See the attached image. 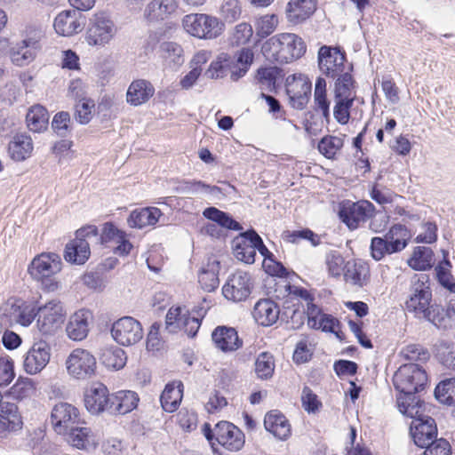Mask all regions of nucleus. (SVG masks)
I'll list each match as a JSON object with an SVG mask.
<instances>
[{
	"label": "nucleus",
	"mask_w": 455,
	"mask_h": 455,
	"mask_svg": "<svg viewBox=\"0 0 455 455\" xmlns=\"http://www.w3.org/2000/svg\"><path fill=\"white\" fill-rule=\"evenodd\" d=\"M97 236L98 228L95 226L78 229L76 232V238L66 244L64 259L72 264H84L91 254L88 239Z\"/></svg>",
	"instance_id": "obj_9"
},
{
	"label": "nucleus",
	"mask_w": 455,
	"mask_h": 455,
	"mask_svg": "<svg viewBox=\"0 0 455 455\" xmlns=\"http://www.w3.org/2000/svg\"><path fill=\"white\" fill-rule=\"evenodd\" d=\"M435 396L442 403L455 405V378L442 380L435 389Z\"/></svg>",
	"instance_id": "obj_44"
},
{
	"label": "nucleus",
	"mask_w": 455,
	"mask_h": 455,
	"mask_svg": "<svg viewBox=\"0 0 455 455\" xmlns=\"http://www.w3.org/2000/svg\"><path fill=\"white\" fill-rule=\"evenodd\" d=\"M185 30L200 39H215L224 31V23L217 17L205 13H191L183 18Z\"/></svg>",
	"instance_id": "obj_7"
},
{
	"label": "nucleus",
	"mask_w": 455,
	"mask_h": 455,
	"mask_svg": "<svg viewBox=\"0 0 455 455\" xmlns=\"http://www.w3.org/2000/svg\"><path fill=\"white\" fill-rule=\"evenodd\" d=\"M91 311L80 309L70 315L66 326L68 337L75 341L84 339L89 332V322L92 320Z\"/></svg>",
	"instance_id": "obj_25"
},
{
	"label": "nucleus",
	"mask_w": 455,
	"mask_h": 455,
	"mask_svg": "<svg viewBox=\"0 0 455 455\" xmlns=\"http://www.w3.org/2000/svg\"><path fill=\"white\" fill-rule=\"evenodd\" d=\"M423 455H451V447L443 438L436 439L426 445Z\"/></svg>",
	"instance_id": "obj_62"
},
{
	"label": "nucleus",
	"mask_w": 455,
	"mask_h": 455,
	"mask_svg": "<svg viewBox=\"0 0 455 455\" xmlns=\"http://www.w3.org/2000/svg\"><path fill=\"white\" fill-rule=\"evenodd\" d=\"M212 339L215 346L223 352H233L243 345L235 328L218 326L212 333Z\"/></svg>",
	"instance_id": "obj_26"
},
{
	"label": "nucleus",
	"mask_w": 455,
	"mask_h": 455,
	"mask_svg": "<svg viewBox=\"0 0 455 455\" xmlns=\"http://www.w3.org/2000/svg\"><path fill=\"white\" fill-rule=\"evenodd\" d=\"M111 414L124 415L133 411L140 401L134 391L120 390L111 395Z\"/></svg>",
	"instance_id": "obj_32"
},
{
	"label": "nucleus",
	"mask_w": 455,
	"mask_h": 455,
	"mask_svg": "<svg viewBox=\"0 0 455 455\" xmlns=\"http://www.w3.org/2000/svg\"><path fill=\"white\" fill-rule=\"evenodd\" d=\"M189 311L185 307H172L165 317L166 328L170 332H175L178 329H180V325L183 323V318L185 314Z\"/></svg>",
	"instance_id": "obj_52"
},
{
	"label": "nucleus",
	"mask_w": 455,
	"mask_h": 455,
	"mask_svg": "<svg viewBox=\"0 0 455 455\" xmlns=\"http://www.w3.org/2000/svg\"><path fill=\"white\" fill-rule=\"evenodd\" d=\"M102 363L109 369L119 370L126 363V354L120 347L106 349L101 355Z\"/></svg>",
	"instance_id": "obj_45"
},
{
	"label": "nucleus",
	"mask_w": 455,
	"mask_h": 455,
	"mask_svg": "<svg viewBox=\"0 0 455 455\" xmlns=\"http://www.w3.org/2000/svg\"><path fill=\"white\" fill-rule=\"evenodd\" d=\"M405 307L416 318L426 320L436 327H440L446 318L444 308L432 303L429 276L426 274H416L411 277Z\"/></svg>",
	"instance_id": "obj_2"
},
{
	"label": "nucleus",
	"mask_w": 455,
	"mask_h": 455,
	"mask_svg": "<svg viewBox=\"0 0 455 455\" xmlns=\"http://www.w3.org/2000/svg\"><path fill=\"white\" fill-rule=\"evenodd\" d=\"M301 400L303 408L308 413H315L322 405L317 395L307 387L303 388Z\"/></svg>",
	"instance_id": "obj_64"
},
{
	"label": "nucleus",
	"mask_w": 455,
	"mask_h": 455,
	"mask_svg": "<svg viewBox=\"0 0 455 455\" xmlns=\"http://www.w3.org/2000/svg\"><path fill=\"white\" fill-rule=\"evenodd\" d=\"M51 357V347L44 340L35 342L27 352L23 368L30 375L40 372L49 363Z\"/></svg>",
	"instance_id": "obj_18"
},
{
	"label": "nucleus",
	"mask_w": 455,
	"mask_h": 455,
	"mask_svg": "<svg viewBox=\"0 0 455 455\" xmlns=\"http://www.w3.org/2000/svg\"><path fill=\"white\" fill-rule=\"evenodd\" d=\"M111 334L118 344L131 346L142 339L143 330L139 321L131 316H124L113 323Z\"/></svg>",
	"instance_id": "obj_16"
},
{
	"label": "nucleus",
	"mask_w": 455,
	"mask_h": 455,
	"mask_svg": "<svg viewBox=\"0 0 455 455\" xmlns=\"http://www.w3.org/2000/svg\"><path fill=\"white\" fill-rule=\"evenodd\" d=\"M402 355L410 361H427L429 358V353L419 344H411L402 350Z\"/></svg>",
	"instance_id": "obj_61"
},
{
	"label": "nucleus",
	"mask_w": 455,
	"mask_h": 455,
	"mask_svg": "<svg viewBox=\"0 0 455 455\" xmlns=\"http://www.w3.org/2000/svg\"><path fill=\"white\" fill-rule=\"evenodd\" d=\"M66 312L59 299L37 307L36 326L43 335H53L64 323Z\"/></svg>",
	"instance_id": "obj_10"
},
{
	"label": "nucleus",
	"mask_w": 455,
	"mask_h": 455,
	"mask_svg": "<svg viewBox=\"0 0 455 455\" xmlns=\"http://www.w3.org/2000/svg\"><path fill=\"white\" fill-rule=\"evenodd\" d=\"M161 216L162 212L156 207L136 209L130 213L127 224L132 228L141 229L156 224Z\"/></svg>",
	"instance_id": "obj_31"
},
{
	"label": "nucleus",
	"mask_w": 455,
	"mask_h": 455,
	"mask_svg": "<svg viewBox=\"0 0 455 455\" xmlns=\"http://www.w3.org/2000/svg\"><path fill=\"white\" fill-rule=\"evenodd\" d=\"M452 267L437 265L435 274L438 283L451 292H455V281L451 273Z\"/></svg>",
	"instance_id": "obj_58"
},
{
	"label": "nucleus",
	"mask_w": 455,
	"mask_h": 455,
	"mask_svg": "<svg viewBox=\"0 0 455 455\" xmlns=\"http://www.w3.org/2000/svg\"><path fill=\"white\" fill-rule=\"evenodd\" d=\"M21 36L22 39L10 49L11 61L17 67H25L34 61L41 50L44 32L38 26L28 25Z\"/></svg>",
	"instance_id": "obj_5"
},
{
	"label": "nucleus",
	"mask_w": 455,
	"mask_h": 455,
	"mask_svg": "<svg viewBox=\"0 0 455 455\" xmlns=\"http://www.w3.org/2000/svg\"><path fill=\"white\" fill-rule=\"evenodd\" d=\"M427 382L426 371L416 363L402 365L393 377V383L399 392L396 398L399 411L403 415H415L425 403L416 395Z\"/></svg>",
	"instance_id": "obj_1"
},
{
	"label": "nucleus",
	"mask_w": 455,
	"mask_h": 455,
	"mask_svg": "<svg viewBox=\"0 0 455 455\" xmlns=\"http://www.w3.org/2000/svg\"><path fill=\"white\" fill-rule=\"evenodd\" d=\"M26 121L30 131L40 132L47 128L49 122L48 111L41 105H35L27 113Z\"/></svg>",
	"instance_id": "obj_39"
},
{
	"label": "nucleus",
	"mask_w": 455,
	"mask_h": 455,
	"mask_svg": "<svg viewBox=\"0 0 455 455\" xmlns=\"http://www.w3.org/2000/svg\"><path fill=\"white\" fill-rule=\"evenodd\" d=\"M285 237L291 243H298L299 240L303 239L309 241L313 246H316L320 243V236L309 228L287 231Z\"/></svg>",
	"instance_id": "obj_56"
},
{
	"label": "nucleus",
	"mask_w": 455,
	"mask_h": 455,
	"mask_svg": "<svg viewBox=\"0 0 455 455\" xmlns=\"http://www.w3.org/2000/svg\"><path fill=\"white\" fill-rule=\"evenodd\" d=\"M316 10V0H290L286 6L287 20L300 24L307 20Z\"/></svg>",
	"instance_id": "obj_28"
},
{
	"label": "nucleus",
	"mask_w": 455,
	"mask_h": 455,
	"mask_svg": "<svg viewBox=\"0 0 455 455\" xmlns=\"http://www.w3.org/2000/svg\"><path fill=\"white\" fill-rule=\"evenodd\" d=\"M177 8V0H152L145 9V17L148 20H164Z\"/></svg>",
	"instance_id": "obj_38"
},
{
	"label": "nucleus",
	"mask_w": 455,
	"mask_h": 455,
	"mask_svg": "<svg viewBox=\"0 0 455 455\" xmlns=\"http://www.w3.org/2000/svg\"><path fill=\"white\" fill-rule=\"evenodd\" d=\"M35 392V387L30 379H19L11 388V395L19 400L30 396Z\"/></svg>",
	"instance_id": "obj_54"
},
{
	"label": "nucleus",
	"mask_w": 455,
	"mask_h": 455,
	"mask_svg": "<svg viewBox=\"0 0 455 455\" xmlns=\"http://www.w3.org/2000/svg\"><path fill=\"white\" fill-rule=\"evenodd\" d=\"M33 151L32 139L26 134H16L8 145L10 157L17 162L28 158Z\"/></svg>",
	"instance_id": "obj_35"
},
{
	"label": "nucleus",
	"mask_w": 455,
	"mask_h": 455,
	"mask_svg": "<svg viewBox=\"0 0 455 455\" xmlns=\"http://www.w3.org/2000/svg\"><path fill=\"white\" fill-rule=\"evenodd\" d=\"M256 232L253 228L240 233L232 241L233 254L240 261L252 264L255 261L256 252L254 238L251 233Z\"/></svg>",
	"instance_id": "obj_23"
},
{
	"label": "nucleus",
	"mask_w": 455,
	"mask_h": 455,
	"mask_svg": "<svg viewBox=\"0 0 455 455\" xmlns=\"http://www.w3.org/2000/svg\"><path fill=\"white\" fill-rule=\"evenodd\" d=\"M434 252L431 248L418 246L414 249L412 256L409 259V266L419 271H424L432 267Z\"/></svg>",
	"instance_id": "obj_41"
},
{
	"label": "nucleus",
	"mask_w": 455,
	"mask_h": 455,
	"mask_svg": "<svg viewBox=\"0 0 455 455\" xmlns=\"http://www.w3.org/2000/svg\"><path fill=\"white\" fill-rule=\"evenodd\" d=\"M52 127L60 137H66L71 132V119L68 112L57 113L52 122Z\"/></svg>",
	"instance_id": "obj_53"
},
{
	"label": "nucleus",
	"mask_w": 455,
	"mask_h": 455,
	"mask_svg": "<svg viewBox=\"0 0 455 455\" xmlns=\"http://www.w3.org/2000/svg\"><path fill=\"white\" fill-rule=\"evenodd\" d=\"M216 442L229 451H238L244 445L243 433L228 421L216 424Z\"/></svg>",
	"instance_id": "obj_19"
},
{
	"label": "nucleus",
	"mask_w": 455,
	"mask_h": 455,
	"mask_svg": "<svg viewBox=\"0 0 455 455\" xmlns=\"http://www.w3.org/2000/svg\"><path fill=\"white\" fill-rule=\"evenodd\" d=\"M22 424L17 404H2L0 412L1 438H6L11 433L21 429Z\"/></svg>",
	"instance_id": "obj_27"
},
{
	"label": "nucleus",
	"mask_w": 455,
	"mask_h": 455,
	"mask_svg": "<svg viewBox=\"0 0 455 455\" xmlns=\"http://www.w3.org/2000/svg\"><path fill=\"white\" fill-rule=\"evenodd\" d=\"M279 314V307L270 299H259L252 311L255 321L262 326L274 324L278 320Z\"/></svg>",
	"instance_id": "obj_30"
},
{
	"label": "nucleus",
	"mask_w": 455,
	"mask_h": 455,
	"mask_svg": "<svg viewBox=\"0 0 455 455\" xmlns=\"http://www.w3.org/2000/svg\"><path fill=\"white\" fill-rule=\"evenodd\" d=\"M84 25V18L76 10L61 12L56 16L53 23L55 31L63 36H71L81 32Z\"/></svg>",
	"instance_id": "obj_22"
},
{
	"label": "nucleus",
	"mask_w": 455,
	"mask_h": 455,
	"mask_svg": "<svg viewBox=\"0 0 455 455\" xmlns=\"http://www.w3.org/2000/svg\"><path fill=\"white\" fill-rule=\"evenodd\" d=\"M90 430L87 427L76 425L75 427H71L67 434H60L64 435L65 440L73 447L77 449H84L88 443V436Z\"/></svg>",
	"instance_id": "obj_47"
},
{
	"label": "nucleus",
	"mask_w": 455,
	"mask_h": 455,
	"mask_svg": "<svg viewBox=\"0 0 455 455\" xmlns=\"http://www.w3.org/2000/svg\"><path fill=\"white\" fill-rule=\"evenodd\" d=\"M94 107V101L90 99H84L76 105V118L82 124H86L92 119V108Z\"/></svg>",
	"instance_id": "obj_60"
},
{
	"label": "nucleus",
	"mask_w": 455,
	"mask_h": 455,
	"mask_svg": "<svg viewBox=\"0 0 455 455\" xmlns=\"http://www.w3.org/2000/svg\"><path fill=\"white\" fill-rule=\"evenodd\" d=\"M218 267L219 262L214 261L209 264L207 268L201 270L198 275V282L204 291H213L219 286Z\"/></svg>",
	"instance_id": "obj_43"
},
{
	"label": "nucleus",
	"mask_w": 455,
	"mask_h": 455,
	"mask_svg": "<svg viewBox=\"0 0 455 455\" xmlns=\"http://www.w3.org/2000/svg\"><path fill=\"white\" fill-rule=\"evenodd\" d=\"M111 395L105 385L95 383L84 395V405L88 411L98 414L108 411L111 414Z\"/></svg>",
	"instance_id": "obj_20"
},
{
	"label": "nucleus",
	"mask_w": 455,
	"mask_h": 455,
	"mask_svg": "<svg viewBox=\"0 0 455 455\" xmlns=\"http://www.w3.org/2000/svg\"><path fill=\"white\" fill-rule=\"evenodd\" d=\"M51 422L58 435L67 434L71 427L81 424L79 411L70 403H60L52 411Z\"/></svg>",
	"instance_id": "obj_17"
},
{
	"label": "nucleus",
	"mask_w": 455,
	"mask_h": 455,
	"mask_svg": "<svg viewBox=\"0 0 455 455\" xmlns=\"http://www.w3.org/2000/svg\"><path fill=\"white\" fill-rule=\"evenodd\" d=\"M306 50L304 40L293 33L277 34L262 45V52L266 58L280 64L299 59L305 54Z\"/></svg>",
	"instance_id": "obj_3"
},
{
	"label": "nucleus",
	"mask_w": 455,
	"mask_h": 455,
	"mask_svg": "<svg viewBox=\"0 0 455 455\" xmlns=\"http://www.w3.org/2000/svg\"><path fill=\"white\" fill-rule=\"evenodd\" d=\"M354 101L355 99L350 98H334L333 116L339 124H347L348 123Z\"/></svg>",
	"instance_id": "obj_49"
},
{
	"label": "nucleus",
	"mask_w": 455,
	"mask_h": 455,
	"mask_svg": "<svg viewBox=\"0 0 455 455\" xmlns=\"http://www.w3.org/2000/svg\"><path fill=\"white\" fill-rule=\"evenodd\" d=\"M325 261L329 274L331 276L338 277L346 270L344 258L338 251H332L327 254Z\"/></svg>",
	"instance_id": "obj_55"
},
{
	"label": "nucleus",
	"mask_w": 455,
	"mask_h": 455,
	"mask_svg": "<svg viewBox=\"0 0 455 455\" xmlns=\"http://www.w3.org/2000/svg\"><path fill=\"white\" fill-rule=\"evenodd\" d=\"M375 206L370 201L361 200L355 203L344 202L339 209V215L349 229H356L360 223L371 219Z\"/></svg>",
	"instance_id": "obj_13"
},
{
	"label": "nucleus",
	"mask_w": 455,
	"mask_h": 455,
	"mask_svg": "<svg viewBox=\"0 0 455 455\" xmlns=\"http://www.w3.org/2000/svg\"><path fill=\"white\" fill-rule=\"evenodd\" d=\"M220 12L226 21H235L242 12L238 0H226L220 7Z\"/></svg>",
	"instance_id": "obj_59"
},
{
	"label": "nucleus",
	"mask_w": 455,
	"mask_h": 455,
	"mask_svg": "<svg viewBox=\"0 0 455 455\" xmlns=\"http://www.w3.org/2000/svg\"><path fill=\"white\" fill-rule=\"evenodd\" d=\"M275 371V361L272 355L267 352L260 353L255 361V373L259 379H267L272 377Z\"/></svg>",
	"instance_id": "obj_46"
},
{
	"label": "nucleus",
	"mask_w": 455,
	"mask_h": 455,
	"mask_svg": "<svg viewBox=\"0 0 455 455\" xmlns=\"http://www.w3.org/2000/svg\"><path fill=\"white\" fill-rule=\"evenodd\" d=\"M66 366L69 375L77 379H85L94 375L96 358L85 349L76 348L68 356Z\"/></svg>",
	"instance_id": "obj_14"
},
{
	"label": "nucleus",
	"mask_w": 455,
	"mask_h": 455,
	"mask_svg": "<svg viewBox=\"0 0 455 455\" xmlns=\"http://www.w3.org/2000/svg\"><path fill=\"white\" fill-rule=\"evenodd\" d=\"M116 33V27L110 16L105 12H100L90 19L86 41L92 46H103L110 42Z\"/></svg>",
	"instance_id": "obj_11"
},
{
	"label": "nucleus",
	"mask_w": 455,
	"mask_h": 455,
	"mask_svg": "<svg viewBox=\"0 0 455 455\" xmlns=\"http://www.w3.org/2000/svg\"><path fill=\"white\" fill-rule=\"evenodd\" d=\"M254 238L255 251H258L260 255L264 257V267L271 275L283 277L287 275L286 268L280 263L274 259V254L264 244L262 238L257 232L251 233Z\"/></svg>",
	"instance_id": "obj_33"
},
{
	"label": "nucleus",
	"mask_w": 455,
	"mask_h": 455,
	"mask_svg": "<svg viewBox=\"0 0 455 455\" xmlns=\"http://www.w3.org/2000/svg\"><path fill=\"white\" fill-rule=\"evenodd\" d=\"M62 269V260L55 252H43L36 256L28 265L30 276L41 283L42 289L47 292H54L60 288L56 275Z\"/></svg>",
	"instance_id": "obj_4"
},
{
	"label": "nucleus",
	"mask_w": 455,
	"mask_h": 455,
	"mask_svg": "<svg viewBox=\"0 0 455 455\" xmlns=\"http://www.w3.org/2000/svg\"><path fill=\"white\" fill-rule=\"evenodd\" d=\"M409 234L407 228L395 224L385 234L383 237L374 236L371 240V256L379 261L387 255L402 251L408 244Z\"/></svg>",
	"instance_id": "obj_6"
},
{
	"label": "nucleus",
	"mask_w": 455,
	"mask_h": 455,
	"mask_svg": "<svg viewBox=\"0 0 455 455\" xmlns=\"http://www.w3.org/2000/svg\"><path fill=\"white\" fill-rule=\"evenodd\" d=\"M253 30L250 24L243 22L235 26L231 37L232 44L236 46L245 44L252 36Z\"/></svg>",
	"instance_id": "obj_57"
},
{
	"label": "nucleus",
	"mask_w": 455,
	"mask_h": 455,
	"mask_svg": "<svg viewBox=\"0 0 455 455\" xmlns=\"http://www.w3.org/2000/svg\"><path fill=\"white\" fill-rule=\"evenodd\" d=\"M291 105L297 109H303L311 94V84L299 80L286 88Z\"/></svg>",
	"instance_id": "obj_37"
},
{
	"label": "nucleus",
	"mask_w": 455,
	"mask_h": 455,
	"mask_svg": "<svg viewBox=\"0 0 455 455\" xmlns=\"http://www.w3.org/2000/svg\"><path fill=\"white\" fill-rule=\"evenodd\" d=\"M14 376L13 362L7 357H0V387L9 385Z\"/></svg>",
	"instance_id": "obj_63"
},
{
	"label": "nucleus",
	"mask_w": 455,
	"mask_h": 455,
	"mask_svg": "<svg viewBox=\"0 0 455 455\" xmlns=\"http://www.w3.org/2000/svg\"><path fill=\"white\" fill-rule=\"evenodd\" d=\"M183 385L180 381L168 383L160 396L162 408L167 412L175 411L183 397Z\"/></svg>",
	"instance_id": "obj_36"
},
{
	"label": "nucleus",
	"mask_w": 455,
	"mask_h": 455,
	"mask_svg": "<svg viewBox=\"0 0 455 455\" xmlns=\"http://www.w3.org/2000/svg\"><path fill=\"white\" fill-rule=\"evenodd\" d=\"M37 307L8 302L2 307L3 317L6 318L10 324L20 323L22 326H28L36 318L37 319Z\"/></svg>",
	"instance_id": "obj_21"
},
{
	"label": "nucleus",
	"mask_w": 455,
	"mask_h": 455,
	"mask_svg": "<svg viewBox=\"0 0 455 455\" xmlns=\"http://www.w3.org/2000/svg\"><path fill=\"white\" fill-rule=\"evenodd\" d=\"M317 60L320 71L327 77L335 78L347 71H353L352 63L347 61L345 52L339 46H321Z\"/></svg>",
	"instance_id": "obj_8"
},
{
	"label": "nucleus",
	"mask_w": 455,
	"mask_h": 455,
	"mask_svg": "<svg viewBox=\"0 0 455 455\" xmlns=\"http://www.w3.org/2000/svg\"><path fill=\"white\" fill-rule=\"evenodd\" d=\"M252 286L251 275L248 272L237 270L228 278L222 287V293L227 299L240 302L250 296Z\"/></svg>",
	"instance_id": "obj_15"
},
{
	"label": "nucleus",
	"mask_w": 455,
	"mask_h": 455,
	"mask_svg": "<svg viewBox=\"0 0 455 455\" xmlns=\"http://www.w3.org/2000/svg\"><path fill=\"white\" fill-rule=\"evenodd\" d=\"M155 93L154 85L148 80H134L129 86L126 100L132 106H140L148 102Z\"/></svg>",
	"instance_id": "obj_29"
},
{
	"label": "nucleus",
	"mask_w": 455,
	"mask_h": 455,
	"mask_svg": "<svg viewBox=\"0 0 455 455\" xmlns=\"http://www.w3.org/2000/svg\"><path fill=\"white\" fill-rule=\"evenodd\" d=\"M435 357L444 367L455 371V343L439 341L435 345Z\"/></svg>",
	"instance_id": "obj_42"
},
{
	"label": "nucleus",
	"mask_w": 455,
	"mask_h": 455,
	"mask_svg": "<svg viewBox=\"0 0 455 455\" xmlns=\"http://www.w3.org/2000/svg\"><path fill=\"white\" fill-rule=\"evenodd\" d=\"M345 280L353 285L363 287L370 279V268L367 263L362 260L347 261L344 272Z\"/></svg>",
	"instance_id": "obj_34"
},
{
	"label": "nucleus",
	"mask_w": 455,
	"mask_h": 455,
	"mask_svg": "<svg viewBox=\"0 0 455 455\" xmlns=\"http://www.w3.org/2000/svg\"><path fill=\"white\" fill-rule=\"evenodd\" d=\"M278 18L275 14L264 15L259 18L255 23L256 36L266 38L277 28Z\"/></svg>",
	"instance_id": "obj_51"
},
{
	"label": "nucleus",
	"mask_w": 455,
	"mask_h": 455,
	"mask_svg": "<svg viewBox=\"0 0 455 455\" xmlns=\"http://www.w3.org/2000/svg\"><path fill=\"white\" fill-rule=\"evenodd\" d=\"M279 75L280 69L276 67L259 68L256 78L261 85L260 89L274 90Z\"/></svg>",
	"instance_id": "obj_50"
},
{
	"label": "nucleus",
	"mask_w": 455,
	"mask_h": 455,
	"mask_svg": "<svg viewBox=\"0 0 455 455\" xmlns=\"http://www.w3.org/2000/svg\"><path fill=\"white\" fill-rule=\"evenodd\" d=\"M264 427L266 431L280 441H286L291 435V427L288 419L277 410L266 413Z\"/></svg>",
	"instance_id": "obj_24"
},
{
	"label": "nucleus",
	"mask_w": 455,
	"mask_h": 455,
	"mask_svg": "<svg viewBox=\"0 0 455 455\" xmlns=\"http://www.w3.org/2000/svg\"><path fill=\"white\" fill-rule=\"evenodd\" d=\"M343 145V139L337 136H325L319 141L318 150L326 158L332 159Z\"/></svg>",
	"instance_id": "obj_48"
},
{
	"label": "nucleus",
	"mask_w": 455,
	"mask_h": 455,
	"mask_svg": "<svg viewBox=\"0 0 455 455\" xmlns=\"http://www.w3.org/2000/svg\"><path fill=\"white\" fill-rule=\"evenodd\" d=\"M353 71H347L335 77L334 98L355 99V81L352 76Z\"/></svg>",
	"instance_id": "obj_40"
},
{
	"label": "nucleus",
	"mask_w": 455,
	"mask_h": 455,
	"mask_svg": "<svg viewBox=\"0 0 455 455\" xmlns=\"http://www.w3.org/2000/svg\"><path fill=\"white\" fill-rule=\"evenodd\" d=\"M427 404L420 405V411L415 415H406L412 419L410 426L411 435L414 443L424 448L433 441L436 440L437 427L434 419L428 415H425Z\"/></svg>",
	"instance_id": "obj_12"
}]
</instances>
